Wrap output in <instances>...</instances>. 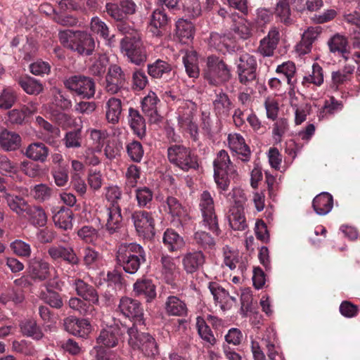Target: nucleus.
Returning <instances> with one entry per match:
<instances>
[{"instance_id": "obj_29", "label": "nucleus", "mask_w": 360, "mask_h": 360, "mask_svg": "<svg viewBox=\"0 0 360 360\" xmlns=\"http://www.w3.org/2000/svg\"><path fill=\"white\" fill-rule=\"evenodd\" d=\"M105 117L107 121L111 124H117L120 118L122 105L120 99L111 97L105 103Z\"/></svg>"}, {"instance_id": "obj_63", "label": "nucleus", "mask_w": 360, "mask_h": 360, "mask_svg": "<svg viewBox=\"0 0 360 360\" xmlns=\"http://www.w3.org/2000/svg\"><path fill=\"white\" fill-rule=\"evenodd\" d=\"M342 105L340 102L331 97L328 101H326L324 105L320 112V117H324L342 110Z\"/></svg>"}, {"instance_id": "obj_31", "label": "nucleus", "mask_w": 360, "mask_h": 360, "mask_svg": "<svg viewBox=\"0 0 360 360\" xmlns=\"http://www.w3.org/2000/svg\"><path fill=\"white\" fill-rule=\"evenodd\" d=\"M75 287L77 294L84 300L91 302L93 304L98 303V295L94 288L81 279L75 281Z\"/></svg>"}, {"instance_id": "obj_1", "label": "nucleus", "mask_w": 360, "mask_h": 360, "mask_svg": "<svg viewBox=\"0 0 360 360\" xmlns=\"http://www.w3.org/2000/svg\"><path fill=\"white\" fill-rule=\"evenodd\" d=\"M63 46L82 56H90L94 51L96 42L94 37L84 31L66 30L58 34Z\"/></svg>"}, {"instance_id": "obj_41", "label": "nucleus", "mask_w": 360, "mask_h": 360, "mask_svg": "<svg viewBox=\"0 0 360 360\" xmlns=\"http://www.w3.org/2000/svg\"><path fill=\"white\" fill-rule=\"evenodd\" d=\"M162 240L169 251H176L184 245L183 238L172 229H167L165 231Z\"/></svg>"}, {"instance_id": "obj_34", "label": "nucleus", "mask_w": 360, "mask_h": 360, "mask_svg": "<svg viewBox=\"0 0 360 360\" xmlns=\"http://www.w3.org/2000/svg\"><path fill=\"white\" fill-rule=\"evenodd\" d=\"M172 70V65L167 61L158 59L154 63L147 65L148 74L153 78H162L169 75Z\"/></svg>"}, {"instance_id": "obj_5", "label": "nucleus", "mask_w": 360, "mask_h": 360, "mask_svg": "<svg viewBox=\"0 0 360 360\" xmlns=\"http://www.w3.org/2000/svg\"><path fill=\"white\" fill-rule=\"evenodd\" d=\"M167 157L172 164L184 171L198 167L196 157L188 148L183 145L175 144L169 146L167 149Z\"/></svg>"}, {"instance_id": "obj_59", "label": "nucleus", "mask_w": 360, "mask_h": 360, "mask_svg": "<svg viewBox=\"0 0 360 360\" xmlns=\"http://www.w3.org/2000/svg\"><path fill=\"white\" fill-rule=\"evenodd\" d=\"M153 192L147 187L138 188L136 191V198L139 207H148L153 200Z\"/></svg>"}, {"instance_id": "obj_16", "label": "nucleus", "mask_w": 360, "mask_h": 360, "mask_svg": "<svg viewBox=\"0 0 360 360\" xmlns=\"http://www.w3.org/2000/svg\"><path fill=\"white\" fill-rule=\"evenodd\" d=\"M120 340V328L116 326H110L103 329L96 338V346L101 348H112L116 347Z\"/></svg>"}, {"instance_id": "obj_26", "label": "nucleus", "mask_w": 360, "mask_h": 360, "mask_svg": "<svg viewBox=\"0 0 360 360\" xmlns=\"http://www.w3.org/2000/svg\"><path fill=\"white\" fill-rule=\"evenodd\" d=\"M233 24V31L241 39H247L252 34V24L245 18L232 14L230 15Z\"/></svg>"}, {"instance_id": "obj_17", "label": "nucleus", "mask_w": 360, "mask_h": 360, "mask_svg": "<svg viewBox=\"0 0 360 360\" xmlns=\"http://www.w3.org/2000/svg\"><path fill=\"white\" fill-rule=\"evenodd\" d=\"M228 144L230 149L240 155V159L247 162L250 160V150L246 145L244 138L239 134H230L228 136Z\"/></svg>"}, {"instance_id": "obj_42", "label": "nucleus", "mask_w": 360, "mask_h": 360, "mask_svg": "<svg viewBox=\"0 0 360 360\" xmlns=\"http://www.w3.org/2000/svg\"><path fill=\"white\" fill-rule=\"evenodd\" d=\"M83 262L89 269H97L103 265V258L101 254L88 247L83 250Z\"/></svg>"}, {"instance_id": "obj_36", "label": "nucleus", "mask_w": 360, "mask_h": 360, "mask_svg": "<svg viewBox=\"0 0 360 360\" xmlns=\"http://www.w3.org/2000/svg\"><path fill=\"white\" fill-rule=\"evenodd\" d=\"M176 36L181 43L188 44L194 35V26L190 22L184 19H180L176 22Z\"/></svg>"}, {"instance_id": "obj_54", "label": "nucleus", "mask_w": 360, "mask_h": 360, "mask_svg": "<svg viewBox=\"0 0 360 360\" xmlns=\"http://www.w3.org/2000/svg\"><path fill=\"white\" fill-rule=\"evenodd\" d=\"M136 325V324H134L133 326L127 330L129 336L128 344L134 349H139L146 336L150 335L147 333H140Z\"/></svg>"}, {"instance_id": "obj_43", "label": "nucleus", "mask_w": 360, "mask_h": 360, "mask_svg": "<svg viewBox=\"0 0 360 360\" xmlns=\"http://www.w3.org/2000/svg\"><path fill=\"white\" fill-rule=\"evenodd\" d=\"M323 83V69L318 63H314L311 72L303 77L302 85L308 88L311 84L320 86Z\"/></svg>"}, {"instance_id": "obj_8", "label": "nucleus", "mask_w": 360, "mask_h": 360, "mask_svg": "<svg viewBox=\"0 0 360 360\" xmlns=\"http://www.w3.org/2000/svg\"><path fill=\"white\" fill-rule=\"evenodd\" d=\"M199 208L202 217V225L214 233H219V226L215 214L214 200L211 193L204 191L200 195Z\"/></svg>"}, {"instance_id": "obj_27", "label": "nucleus", "mask_w": 360, "mask_h": 360, "mask_svg": "<svg viewBox=\"0 0 360 360\" xmlns=\"http://www.w3.org/2000/svg\"><path fill=\"white\" fill-rule=\"evenodd\" d=\"M162 276L168 284H173L175 279L179 275V270L176 266L174 259L169 256L161 257Z\"/></svg>"}, {"instance_id": "obj_30", "label": "nucleus", "mask_w": 360, "mask_h": 360, "mask_svg": "<svg viewBox=\"0 0 360 360\" xmlns=\"http://www.w3.org/2000/svg\"><path fill=\"white\" fill-rule=\"evenodd\" d=\"M21 138L18 134L7 129L0 131V146L6 151L15 150L20 148Z\"/></svg>"}, {"instance_id": "obj_64", "label": "nucleus", "mask_w": 360, "mask_h": 360, "mask_svg": "<svg viewBox=\"0 0 360 360\" xmlns=\"http://www.w3.org/2000/svg\"><path fill=\"white\" fill-rule=\"evenodd\" d=\"M184 11L191 18H196L202 13L200 0H186Z\"/></svg>"}, {"instance_id": "obj_38", "label": "nucleus", "mask_w": 360, "mask_h": 360, "mask_svg": "<svg viewBox=\"0 0 360 360\" xmlns=\"http://www.w3.org/2000/svg\"><path fill=\"white\" fill-rule=\"evenodd\" d=\"M327 44L330 52L341 54L347 60L345 54L347 53L348 41L344 35L335 34L328 39Z\"/></svg>"}, {"instance_id": "obj_3", "label": "nucleus", "mask_w": 360, "mask_h": 360, "mask_svg": "<svg viewBox=\"0 0 360 360\" xmlns=\"http://www.w3.org/2000/svg\"><path fill=\"white\" fill-rule=\"evenodd\" d=\"M27 273L34 282H41L49 280V285L57 288L58 285V274L55 268L39 257H33L27 262Z\"/></svg>"}, {"instance_id": "obj_62", "label": "nucleus", "mask_w": 360, "mask_h": 360, "mask_svg": "<svg viewBox=\"0 0 360 360\" xmlns=\"http://www.w3.org/2000/svg\"><path fill=\"white\" fill-rule=\"evenodd\" d=\"M229 156L224 150H221L218 153L216 159L214 160V172H222L231 164Z\"/></svg>"}, {"instance_id": "obj_57", "label": "nucleus", "mask_w": 360, "mask_h": 360, "mask_svg": "<svg viewBox=\"0 0 360 360\" xmlns=\"http://www.w3.org/2000/svg\"><path fill=\"white\" fill-rule=\"evenodd\" d=\"M139 349L147 356H154L159 352L157 342L155 338L150 335L146 336Z\"/></svg>"}, {"instance_id": "obj_25", "label": "nucleus", "mask_w": 360, "mask_h": 360, "mask_svg": "<svg viewBox=\"0 0 360 360\" xmlns=\"http://www.w3.org/2000/svg\"><path fill=\"white\" fill-rule=\"evenodd\" d=\"M182 262L185 271L193 274L203 265L205 256L201 251L189 252L184 256Z\"/></svg>"}, {"instance_id": "obj_58", "label": "nucleus", "mask_w": 360, "mask_h": 360, "mask_svg": "<svg viewBox=\"0 0 360 360\" xmlns=\"http://www.w3.org/2000/svg\"><path fill=\"white\" fill-rule=\"evenodd\" d=\"M10 247L13 253L19 257L27 258L31 255L30 245L22 240H15L11 243Z\"/></svg>"}, {"instance_id": "obj_33", "label": "nucleus", "mask_w": 360, "mask_h": 360, "mask_svg": "<svg viewBox=\"0 0 360 360\" xmlns=\"http://www.w3.org/2000/svg\"><path fill=\"white\" fill-rule=\"evenodd\" d=\"M183 63L189 77L198 78L199 77L200 68L196 51L193 50L187 51L183 57Z\"/></svg>"}, {"instance_id": "obj_12", "label": "nucleus", "mask_w": 360, "mask_h": 360, "mask_svg": "<svg viewBox=\"0 0 360 360\" xmlns=\"http://www.w3.org/2000/svg\"><path fill=\"white\" fill-rule=\"evenodd\" d=\"M126 77L120 66L110 65L105 76V89L111 94H117L124 85Z\"/></svg>"}, {"instance_id": "obj_28", "label": "nucleus", "mask_w": 360, "mask_h": 360, "mask_svg": "<svg viewBox=\"0 0 360 360\" xmlns=\"http://www.w3.org/2000/svg\"><path fill=\"white\" fill-rule=\"evenodd\" d=\"M312 206L316 214L326 215L329 213L333 208V196L328 193H321L314 198Z\"/></svg>"}, {"instance_id": "obj_13", "label": "nucleus", "mask_w": 360, "mask_h": 360, "mask_svg": "<svg viewBox=\"0 0 360 360\" xmlns=\"http://www.w3.org/2000/svg\"><path fill=\"white\" fill-rule=\"evenodd\" d=\"M280 41V32L278 28L273 26L270 28L266 37L259 41L257 51L264 57H269L274 55Z\"/></svg>"}, {"instance_id": "obj_10", "label": "nucleus", "mask_w": 360, "mask_h": 360, "mask_svg": "<svg viewBox=\"0 0 360 360\" xmlns=\"http://www.w3.org/2000/svg\"><path fill=\"white\" fill-rule=\"evenodd\" d=\"M131 219L139 236L144 238H151L155 236V220L152 213L136 211Z\"/></svg>"}, {"instance_id": "obj_23", "label": "nucleus", "mask_w": 360, "mask_h": 360, "mask_svg": "<svg viewBox=\"0 0 360 360\" xmlns=\"http://www.w3.org/2000/svg\"><path fill=\"white\" fill-rule=\"evenodd\" d=\"M106 230L112 234L117 232L122 226V216L121 209L118 205L114 204L113 206H109L106 208Z\"/></svg>"}, {"instance_id": "obj_4", "label": "nucleus", "mask_w": 360, "mask_h": 360, "mask_svg": "<svg viewBox=\"0 0 360 360\" xmlns=\"http://www.w3.org/2000/svg\"><path fill=\"white\" fill-rule=\"evenodd\" d=\"M120 51L129 62L141 65L147 60L145 46L139 36L124 37L120 41Z\"/></svg>"}, {"instance_id": "obj_60", "label": "nucleus", "mask_w": 360, "mask_h": 360, "mask_svg": "<svg viewBox=\"0 0 360 360\" xmlns=\"http://www.w3.org/2000/svg\"><path fill=\"white\" fill-rule=\"evenodd\" d=\"M224 264L231 270L235 269L236 264L239 261V252L236 250H232L228 246L223 248Z\"/></svg>"}, {"instance_id": "obj_7", "label": "nucleus", "mask_w": 360, "mask_h": 360, "mask_svg": "<svg viewBox=\"0 0 360 360\" xmlns=\"http://www.w3.org/2000/svg\"><path fill=\"white\" fill-rule=\"evenodd\" d=\"M65 86L71 92L89 99L94 97L96 92V85L94 79L82 75H75L65 79L63 82Z\"/></svg>"}, {"instance_id": "obj_22", "label": "nucleus", "mask_w": 360, "mask_h": 360, "mask_svg": "<svg viewBox=\"0 0 360 360\" xmlns=\"http://www.w3.org/2000/svg\"><path fill=\"white\" fill-rule=\"evenodd\" d=\"M133 291L136 296H143L149 302L156 297L155 286L151 280L142 278L133 285Z\"/></svg>"}, {"instance_id": "obj_20", "label": "nucleus", "mask_w": 360, "mask_h": 360, "mask_svg": "<svg viewBox=\"0 0 360 360\" xmlns=\"http://www.w3.org/2000/svg\"><path fill=\"white\" fill-rule=\"evenodd\" d=\"M160 102L156 94L153 91H150L141 101V108L143 112L150 119L152 122H156L159 120V115L158 113V104Z\"/></svg>"}, {"instance_id": "obj_40", "label": "nucleus", "mask_w": 360, "mask_h": 360, "mask_svg": "<svg viewBox=\"0 0 360 360\" xmlns=\"http://www.w3.org/2000/svg\"><path fill=\"white\" fill-rule=\"evenodd\" d=\"M72 212L70 209L62 207L53 215V220L56 226L68 230L72 227Z\"/></svg>"}, {"instance_id": "obj_9", "label": "nucleus", "mask_w": 360, "mask_h": 360, "mask_svg": "<svg viewBox=\"0 0 360 360\" xmlns=\"http://www.w3.org/2000/svg\"><path fill=\"white\" fill-rule=\"evenodd\" d=\"M118 311L124 317L134 322V324L144 325L143 309L141 304L136 300L123 297L118 304Z\"/></svg>"}, {"instance_id": "obj_56", "label": "nucleus", "mask_w": 360, "mask_h": 360, "mask_svg": "<svg viewBox=\"0 0 360 360\" xmlns=\"http://www.w3.org/2000/svg\"><path fill=\"white\" fill-rule=\"evenodd\" d=\"M16 101V92L11 87L4 88L0 94V109L11 108Z\"/></svg>"}, {"instance_id": "obj_18", "label": "nucleus", "mask_w": 360, "mask_h": 360, "mask_svg": "<svg viewBox=\"0 0 360 360\" xmlns=\"http://www.w3.org/2000/svg\"><path fill=\"white\" fill-rule=\"evenodd\" d=\"M321 27H309L302 36V40L297 45L296 50L300 54H306L310 52L312 44L321 33Z\"/></svg>"}, {"instance_id": "obj_14", "label": "nucleus", "mask_w": 360, "mask_h": 360, "mask_svg": "<svg viewBox=\"0 0 360 360\" xmlns=\"http://www.w3.org/2000/svg\"><path fill=\"white\" fill-rule=\"evenodd\" d=\"M209 289L215 302L222 310L230 309L236 302V297L230 295L227 290L216 282L210 283Z\"/></svg>"}, {"instance_id": "obj_55", "label": "nucleus", "mask_w": 360, "mask_h": 360, "mask_svg": "<svg viewBox=\"0 0 360 360\" xmlns=\"http://www.w3.org/2000/svg\"><path fill=\"white\" fill-rule=\"evenodd\" d=\"M165 210L172 216L181 217L185 215V210L178 199L173 196H168L166 199Z\"/></svg>"}, {"instance_id": "obj_32", "label": "nucleus", "mask_w": 360, "mask_h": 360, "mask_svg": "<svg viewBox=\"0 0 360 360\" xmlns=\"http://www.w3.org/2000/svg\"><path fill=\"white\" fill-rule=\"evenodd\" d=\"M227 217L229 226L235 231H243L248 227L244 209L230 207Z\"/></svg>"}, {"instance_id": "obj_37", "label": "nucleus", "mask_w": 360, "mask_h": 360, "mask_svg": "<svg viewBox=\"0 0 360 360\" xmlns=\"http://www.w3.org/2000/svg\"><path fill=\"white\" fill-rule=\"evenodd\" d=\"M49 155L48 148L42 143L30 144L25 151V155L34 161L44 162Z\"/></svg>"}, {"instance_id": "obj_11", "label": "nucleus", "mask_w": 360, "mask_h": 360, "mask_svg": "<svg viewBox=\"0 0 360 360\" xmlns=\"http://www.w3.org/2000/svg\"><path fill=\"white\" fill-rule=\"evenodd\" d=\"M239 81L247 84L256 78L257 60L249 53L242 54L236 61Z\"/></svg>"}, {"instance_id": "obj_53", "label": "nucleus", "mask_w": 360, "mask_h": 360, "mask_svg": "<svg viewBox=\"0 0 360 360\" xmlns=\"http://www.w3.org/2000/svg\"><path fill=\"white\" fill-rule=\"evenodd\" d=\"M69 307L83 315L93 316L95 314V309L91 304H86L77 297H72L70 299Z\"/></svg>"}, {"instance_id": "obj_52", "label": "nucleus", "mask_w": 360, "mask_h": 360, "mask_svg": "<svg viewBox=\"0 0 360 360\" xmlns=\"http://www.w3.org/2000/svg\"><path fill=\"white\" fill-rule=\"evenodd\" d=\"M214 110L219 116L226 115L231 109V102L226 94H219L213 102Z\"/></svg>"}, {"instance_id": "obj_21", "label": "nucleus", "mask_w": 360, "mask_h": 360, "mask_svg": "<svg viewBox=\"0 0 360 360\" xmlns=\"http://www.w3.org/2000/svg\"><path fill=\"white\" fill-rule=\"evenodd\" d=\"M165 310L169 316H186L188 314L185 302L174 295H170L167 298L165 302Z\"/></svg>"}, {"instance_id": "obj_47", "label": "nucleus", "mask_w": 360, "mask_h": 360, "mask_svg": "<svg viewBox=\"0 0 360 360\" xmlns=\"http://www.w3.org/2000/svg\"><path fill=\"white\" fill-rule=\"evenodd\" d=\"M30 223L35 226H44L47 221V217L44 210L37 206H29L25 212Z\"/></svg>"}, {"instance_id": "obj_2", "label": "nucleus", "mask_w": 360, "mask_h": 360, "mask_svg": "<svg viewBox=\"0 0 360 360\" xmlns=\"http://www.w3.org/2000/svg\"><path fill=\"white\" fill-rule=\"evenodd\" d=\"M117 261L125 272L135 274L141 264L146 262L143 248L137 243H122L117 250Z\"/></svg>"}, {"instance_id": "obj_39", "label": "nucleus", "mask_w": 360, "mask_h": 360, "mask_svg": "<svg viewBox=\"0 0 360 360\" xmlns=\"http://www.w3.org/2000/svg\"><path fill=\"white\" fill-rule=\"evenodd\" d=\"M129 123L134 134L140 138L144 136L146 134V123L138 110L129 108Z\"/></svg>"}, {"instance_id": "obj_51", "label": "nucleus", "mask_w": 360, "mask_h": 360, "mask_svg": "<svg viewBox=\"0 0 360 360\" xmlns=\"http://www.w3.org/2000/svg\"><path fill=\"white\" fill-rule=\"evenodd\" d=\"M6 199L11 210L19 215L25 212L29 207L23 198L17 195L6 194Z\"/></svg>"}, {"instance_id": "obj_49", "label": "nucleus", "mask_w": 360, "mask_h": 360, "mask_svg": "<svg viewBox=\"0 0 360 360\" xmlns=\"http://www.w3.org/2000/svg\"><path fill=\"white\" fill-rule=\"evenodd\" d=\"M196 327H197L199 335L204 341H205L210 345H214L216 343V339H215L211 329L207 325V323L203 318H202L200 316L197 317Z\"/></svg>"}, {"instance_id": "obj_50", "label": "nucleus", "mask_w": 360, "mask_h": 360, "mask_svg": "<svg viewBox=\"0 0 360 360\" xmlns=\"http://www.w3.org/2000/svg\"><path fill=\"white\" fill-rule=\"evenodd\" d=\"M276 72L281 74L290 86H293L296 82L295 77L296 68L292 62L288 61L278 65L276 68Z\"/></svg>"}, {"instance_id": "obj_19", "label": "nucleus", "mask_w": 360, "mask_h": 360, "mask_svg": "<svg viewBox=\"0 0 360 360\" xmlns=\"http://www.w3.org/2000/svg\"><path fill=\"white\" fill-rule=\"evenodd\" d=\"M48 254L53 260L63 259L71 264H78L79 262V257L71 247L51 246L48 250Z\"/></svg>"}, {"instance_id": "obj_45", "label": "nucleus", "mask_w": 360, "mask_h": 360, "mask_svg": "<svg viewBox=\"0 0 360 360\" xmlns=\"http://www.w3.org/2000/svg\"><path fill=\"white\" fill-rule=\"evenodd\" d=\"M20 330L24 335L39 340L42 338L43 333L34 319H25L20 323Z\"/></svg>"}, {"instance_id": "obj_15", "label": "nucleus", "mask_w": 360, "mask_h": 360, "mask_svg": "<svg viewBox=\"0 0 360 360\" xmlns=\"http://www.w3.org/2000/svg\"><path fill=\"white\" fill-rule=\"evenodd\" d=\"M64 326L66 331L81 338H86L92 330L90 322L85 319L68 317L65 319Z\"/></svg>"}, {"instance_id": "obj_35", "label": "nucleus", "mask_w": 360, "mask_h": 360, "mask_svg": "<svg viewBox=\"0 0 360 360\" xmlns=\"http://www.w3.org/2000/svg\"><path fill=\"white\" fill-rule=\"evenodd\" d=\"M291 1L292 0H277L274 10L277 20L286 25L292 24L293 21L290 8Z\"/></svg>"}, {"instance_id": "obj_48", "label": "nucleus", "mask_w": 360, "mask_h": 360, "mask_svg": "<svg viewBox=\"0 0 360 360\" xmlns=\"http://www.w3.org/2000/svg\"><path fill=\"white\" fill-rule=\"evenodd\" d=\"M227 201L231 204L230 207H237L244 209V205L247 201V197L243 189L240 188H233L228 194L224 195Z\"/></svg>"}, {"instance_id": "obj_61", "label": "nucleus", "mask_w": 360, "mask_h": 360, "mask_svg": "<svg viewBox=\"0 0 360 360\" xmlns=\"http://www.w3.org/2000/svg\"><path fill=\"white\" fill-rule=\"evenodd\" d=\"M63 141L67 148H79L82 141L81 129L67 132Z\"/></svg>"}, {"instance_id": "obj_44", "label": "nucleus", "mask_w": 360, "mask_h": 360, "mask_svg": "<svg viewBox=\"0 0 360 360\" xmlns=\"http://www.w3.org/2000/svg\"><path fill=\"white\" fill-rule=\"evenodd\" d=\"M196 111L197 106L195 103L191 101H181L177 111L179 124L194 119Z\"/></svg>"}, {"instance_id": "obj_6", "label": "nucleus", "mask_w": 360, "mask_h": 360, "mask_svg": "<svg viewBox=\"0 0 360 360\" xmlns=\"http://www.w3.org/2000/svg\"><path fill=\"white\" fill-rule=\"evenodd\" d=\"M230 70L224 62L216 56H209L204 77L210 84L219 85L229 79Z\"/></svg>"}, {"instance_id": "obj_46", "label": "nucleus", "mask_w": 360, "mask_h": 360, "mask_svg": "<svg viewBox=\"0 0 360 360\" xmlns=\"http://www.w3.org/2000/svg\"><path fill=\"white\" fill-rule=\"evenodd\" d=\"M18 82L22 89L30 95H38L44 90L42 84L31 77H21Z\"/></svg>"}, {"instance_id": "obj_24", "label": "nucleus", "mask_w": 360, "mask_h": 360, "mask_svg": "<svg viewBox=\"0 0 360 360\" xmlns=\"http://www.w3.org/2000/svg\"><path fill=\"white\" fill-rule=\"evenodd\" d=\"M168 21L169 18L164 11L160 9L155 10L152 13L150 21V32L154 36H162Z\"/></svg>"}]
</instances>
